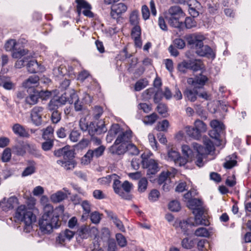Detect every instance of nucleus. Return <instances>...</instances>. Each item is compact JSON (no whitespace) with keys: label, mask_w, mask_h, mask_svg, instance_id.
<instances>
[{"label":"nucleus","mask_w":251,"mask_h":251,"mask_svg":"<svg viewBox=\"0 0 251 251\" xmlns=\"http://www.w3.org/2000/svg\"><path fill=\"white\" fill-rule=\"evenodd\" d=\"M44 214L39 221L40 229L43 234L50 233L53 228H57L61 225L59 215L53 210V206L47 204L44 207Z\"/></svg>","instance_id":"obj_1"},{"label":"nucleus","mask_w":251,"mask_h":251,"mask_svg":"<svg viewBox=\"0 0 251 251\" xmlns=\"http://www.w3.org/2000/svg\"><path fill=\"white\" fill-rule=\"evenodd\" d=\"M15 221L24 224V231L29 233L32 229V225L36 222V216L25 205L18 207L14 217Z\"/></svg>","instance_id":"obj_2"},{"label":"nucleus","mask_w":251,"mask_h":251,"mask_svg":"<svg viewBox=\"0 0 251 251\" xmlns=\"http://www.w3.org/2000/svg\"><path fill=\"white\" fill-rule=\"evenodd\" d=\"M164 14L165 19L171 26L177 28L182 27L183 23L180 20L184 18L185 15L180 6H172Z\"/></svg>","instance_id":"obj_3"},{"label":"nucleus","mask_w":251,"mask_h":251,"mask_svg":"<svg viewBox=\"0 0 251 251\" xmlns=\"http://www.w3.org/2000/svg\"><path fill=\"white\" fill-rule=\"evenodd\" d=\"M79 126L80 128L83 131H88L91 136L95 135H100L106 131L107 129L103 122L100 121L98 123L91 122L88 124L86 122L85 118H81L79 121Z\"/></svg>","instance_id":"obj_4"},{"label":"nucleus","mask_w":251,"mask_h":251,"mask_svg":"<svg viewBox=\"0 0 251 251\" xmlns=\"http://www.w3.org/2000/svg\"><path fill=\"white\" fill-rule=\"evenodd\" d=\"M86 153L82 158V163L84 164H88L91 162L93 158H98L101 156L105 150L104 146L99 147H91Z\"/></svg>","instance_id":"obj_5"},{"label":"nucleus","mask_w":251,"mask_h":251,"mask_svg":"<svg viewBox=\"0 0 251 251\" xmlns=\"http://www.w3.org/2000/svg\"><path fill=\"white\" fill-rule=\"evenodd\" d=\"M76 5V12L80 16L81 12L83 14L89 18H93L94 16V13L91 11V5L85 0H75Z\"/></svg>","instance_id":"obj_6"},{"label":"nucleus","mask_w":251,"mask_h":251,"mask_svg":"<svg viewBox=\"0 0 251 251\" xmlns=\"http://www.w3.org/2000/svg\"><path fill=\"white\" fill-rule=\"evenodd\" d=\"M144 168L147 169V175L149 177L155 175L160 170L157 161L152 159H145L142 161Z\"/></svg>","instance_id":"obj_7"},{"label":"nucleus","mask_w":251,"mask_h":251,"mask_svg":"<svg viewBox=\"0 0 251 251\" xmlns=\"http://www.w3.org/2000/svg\"><path fill=\"white\" fill-rule=\"evenodd\" d=\"M44 108L41 106H35L30 111V118L33 124L36 126H40L42 124V116Z\"/></svg>","instance_id":"obj_8"},{"label":"nucleus","mask_w":251,"mask_h":251,"mask_svg":"<svg viewBox=\"0 0 251 251\" xmlns=\"http://www.w3.org/2000/svg\"><path fill=\"white\" fill-rule=\"evenodd\" d=\"M168 159L174 161L175 164L178 166H184L187 162V158L181 156L179 152L174 149L168 150Z\"/></svg>","instance_id":"obj_9"},{"label":"nucleus","mask_w":251,"mask_h":251,"mask_svg":"<svg viewBox=\"0 0 251 251\" xmlns=\"http://www.w3.org/2000/svg\"><path fill=\"white\" fill-rule=\"evenodd\" d=\"M205 37L202 35L198 34H192L189 35L187 38L188 44L191 48L195 49L196 50L202 45L203 41Z\"/></svg>","instance_id":"obj_10"},{"label":"nucleus","mask_w":251,"mask_h":251,"mask_svg":"<svg viewBox=\"0 0 251 251\" xmlns=\"http://www.w3.org/2000/svg\"><path fill=\"white\" fill-rule=\"evenodd\" d=\"M18 203L17 198L15 196H11L9 198H4L0 201V207L2 211L7 212L13 209Z\"/></svg>","instance_id":"obj_11"},{"label":"nucleus","mask_w":251,"mask_h":251,"mask_svg":"<svg viewBox=\"0 0 251 251\" xmlns=\"http://www.w3.org/2000/svg\"><path fill=\"white\" fill-rule=\"evenodd\" d=\"M127 9V6L124 3L113 4L111 8L110 15L113 19L118 20Z\"/></svg>","instance_id":"obj_12"},{"label":"nucleus","mask_w":251,"mask_h":251,"mask_svg":"<svg viewBox=\"0 0 251 251\" xmlns=\"http://www.w3.org/2000/svg\"><path fill=\"white\" fill-rule=\"evenodd\" d=\"M207 81V77L200 74L199 75H196L194 78H189L187 79V83L198 89L203 88Z\"/></svg>","instance_id":"obj_13"},{"label":"nucleus","mask_w":251,"mask_h":251,"mask_svg":"<svg viewBox=\"0 0 251 251\" xmlns=\"http://www.w3.org/2000/svg\"><path fill=\"white\" fill-rule=\"evenodd\" d=\"M193 213L195 215V223L196 225H204L207 226L209 225L208 220L203 218L204 208L200 206L193 210Z\"/></svg>","instance_id":"obj_14"},{"label":"nucleus","mask_w":251,"mask_h":251,"mask_svg":"<svg viewBox=\"0 0 251 251\" xmlns=\"http://www.w3.org/2000/svg\"><path fill=\"white\" fill-rule=\"evenodd\" d=\"M132 132L131 130H123L120 134H119L114 142V145H118L121 143L127 144L130 142L132 138Z\"/></svg>","instance_id":"obj_15"},{"label":"nucleus","mask_w":251,"mask_h":251,"mask_svg":"<svg viewBox=\"0 0 251 251\" xmlns=\"http://www.w3.org/2000/svg\"><path fill=\"white\" fill-rule=\"evenodd\" d=\"M196 52L200 56L212 59L215 58V53L213 50L208 45H203V43L200 48L197 49V50H196Z\"/></svg>","instance_id":"obj_16"},{"label":"nucleus","mask_w":251,"mask_h":251,"mask_svg":"<svg viewBox=\"0 0 251 251\" xmlns=\"http://www.w3.org/2000/svg\"><path fill=\"white\" fill-rule=\"evenodd\" d=\"M53 154L57 157H63V159L74 157V152L68 146L55 150Z\"/></svg>","instance_id":"obj_17"},{"label":"nucleus","mask_w":251,"mask_h":251,"mask_svg":"<svg viewBox=\"0 0 251 251\" xmlns=\"http://www.w3.org/2000/svg\"><path fill=\"white\" fill-rule=\"evenodd\" d=\"M116 177L113 178V188L115 193L119 195L120 197L125 200H130L131 198L130 195H126L125 193L122 189V184L121 181L117 179Z\"/></svg>","instance_id":"obj_18"},{"label":"nucleus","mask_w":251,"mask_h":251,"mask_svg":"<svg viewBox=\"0 0 251 251\" xmlns=\"http://www.w3.org/2000/svg\"><path fill=\"white\" fill-rule=\"evenodd\" d=\"M75 232L66 229L61 232L56 237V241L60 244H63L66 240L70 241L74 236Z\"/></svg>","instance_id":"obj_19"},{"label":"nucleus","mask_w":251,"mask_h":251,"mask_svg":"<svg viewBox=\"0 0 251 251\" xmlns=\"http://www.w3.org/2000/svg\"><path fill=\"white\" fill-rule=\"evenodd\" d=\"M12 130L14 134L19 137L28 138L30 136L28 131L24 126L19 124H14L12 126Z\"/></svg>","instance_id":"obj_20"},{"label":"nucleus","mask_w":251,"mask_h":251,"mask_svg":"<svg viewBox=\"0 0 251 251\" xmlns=\"http://www.w3.org/2000/svg\"><path fill=\"white\" fill-rule=\"evenodd\" d=\"M40 97L39 91L33 89L32 93L26 97L25 102L26 104L30 105H34L37 103Z\"/></svg>","instance_id":"obj_21"},{"label":"nucleus","mask_w":251,"mask_h":251,"mask_svg":"<svg viewBox=\"0 0 251 251\" xmlns=\"http://www.w3.org/2000/svg\"><path fill=\"white\" fill-rule=\"evenodd\" d=\"M74 157L70 158L58 160L57 163L63 167L66 170H73L76 165V163L73 159Z\"/></svg>","instance_id":"obj_22"},{"label":"nucleus","mask_w":251,"mask_h":251,"mask_svg":"<svg viewBox=\"0 0 251 251\" xmlns=\"http://www.w3.org/2000/svg\"><path fill=\"white\" fill-rule=\"evenodd\" d=\"M123 130V129L121 127L119 124H115L112 125L110 129L108 131L106 140H112V139L114 138L117 135H118L120 134Z\"/></svg>","instance_id":"obj_23"},{"label":"nucleus","mask_w":251,"mask_h":251,"mask_svg":"<svg viewBox=\"0 0 251 251\" xmlns=\"http://www.w3.org/2000/svg\"><path fill=\"white\" fill-rule=\"evenodd\" d=\"M195 223L193 222V219L191 218H188L186 221H180L179 223V226L182 230V231L184 234H188V231L189 227H191L193 226H196Z\"/></svg>","instance_id":"obj_24"},{"label":"nucleus","mask_w":251,"mask_h":251,"mask_svg":"<svg viewBox=\"0 0 251 251\" xmlns=\"http://www.w3.org/2000/svg\"><path fill=\"white\" fill-rule=\"evenodd\" d=\"M189 6V14L193 17H197L199 16V13L196 8L200 5V3L196 0H189L188 2Z\"/></svg>","instance_id":"obj_25"},{"label":"nucleus","mask_w":251,"mask_h":251,"mask_svg":"<svg viewBox=\"0 0 251 251\" xmlns=\"http://www.w3.org/2000/svg\"><path fill=\"white\" fill-rule=\"evenodd\" d=\"M198 95V89L195 87H194L192 90L186 89L184 92V97L191 101H195L197 100Z\"/></svg>","instance_id":"obj_26"},{"label":"nucleus","mask_w":251,"mask_h":251,"mask_svg":"<svg viewBox=\"0 0 251 251\" xmlns=\"http://www.w3.org/2000/svg\"><path fill=\"white\" fill-rule=\"evenodd\" d=\"M39 80L38 76L33 75L30 76L23 83V87L25 88H31L32 86L37 85Z\"/></svg>","instance_id":"obj_27"},{"label":"nucleus","mask_w":251,"mask_h":251,"mask_svg":"<svg viewBox=\"0 0 251 251\" xmlns=\"http://www.w3.org/2000/svg\"><path fill=\"white\" fill-rule=\"evenodd\" d=\"M67 198V195L62 191H59L50 196V200L53 203L62 201Z\"/></svg>","instance_id":"obj_28"},{"label":"nucleus","mask_w":251,"mask_h":251,"mask_svg":"<svg viewBox=\"0 0 251 251\" xmlns=\"http://www.w3.org/2000/svg\"><path fill=\"white\" fill-rule=\"evenodd\" d=\"M29 58L28 57V61H27V69L30 73H36L38 71L39 65L36 60H29Z\"/></svg>","instance_id":"obj_29"},{"label":"nucleus","mask_w":251,"mask_h":251,"mask_svg":"<svg viewBox=\"0 0 251 251\" xmlns=\"http://www.w3.org/2000/svg\"><path fill=\"white\" fill-rule=\"evenodd\" d=\"M186 131L187 135L195 139H199L201 136V132L195 127H187Z\"/></svg>","instance_id":"obj_30"},{"label":"nucleus","mask_w":251,"mask_h":251,"mask_svg":"<svg viewBox=\"0 0 251 251\" xmlns=\"http://www.w3.org/2000/svg\"><path fill=\"white\" fill-rule=\"evenodd\" d=\"M222 133L212 129L209 132V135L214 141V144L217 146L221 145V140L220 139V135Z\"/></svg>","instance_id":"obj_31"},{"label":"nucleus","mask_w":251,"mask_h":251,"mask_svg":"<svg viewBox=\"0 0 251 251\" xmlns=\"http://www.w3.org/2000/svg\"><path fill=\"white\" fill-rule=\"evenodd\" d=\"M81 205L83 209L82 218L86 220L88 218L89 214L91 212V204L88 201H84L82 202Z\"/></svg>","instance_id":"obj_32"},{"label":"nucleus","mask_w":251,"mask_h":251,"mask_svg":"<svg viewBox=\"0 0 251 251\" xmlns=\"http://www.w3.org/2000/svg\"><path fill=\"white\" fill-rule=\"evenodd\" d=\"M90 229L89 226L83 225L77 230L79 235L82 238H87L90 235Z\"/></svg>","instance_id":"obj_33"},{"label":"nucleus","mask_w":251,"mask_h":251,"mask_svg":"<svg viewBox=\"0 0 251 251\" xmlns=\"http://www.w3.org/2000/svg\"><path fill=\"white\" fill-rule=\"evenodd\" d=\"M210 126L213 129L218 131L221 133H223L225 129L224 125L217 120H212L210 122Z\"/></svg>","instance_id":"obj_34"},{"label":"nucleus","mask_w":251,"mask_h":251,"mask_svg":"<svg viewBox=\"0 0 251 251\" xmlns=\"http://www.w3.org/2000/svg\"><path fill=\"white\" fill-rule=\"evenodd\" d=\"M28 50L17 46L13 51L12 56L14 58H20L27 53Z\"/></svg>","instance_id":"obj_35"},{"label":"nucleus","mask_w":251,"mask_h":251,"mask_svg":"<svg viewBox=\"0 0 251 251\" xmlns=\"http://www.w3.org/2000/svg\"><path fill=\"white\" fill-rule=\"evenodd\" d=\"M53 128L51 126H48L43 129L42 137L45 140H52L53 136Z\"/></svg>","instance_id":"obj_36"},{"label":"nucleus","mask_w":251,"mask_h":251,"mask_svg":"<svg viewBox=\"0 0 251 251\" xmlns=\"http://www.w3.org/2000/svg\"><path fill=\"white\" fill-rule=\"evenodd\" d=\"M148 85V81L146 78L140 79L135 84L134 89L136 91H140Z\"/></svg>","instance_id":"obj_37"},{"label":"nucleus","mask_w":251,"mask_h":251,"mask_svg":"<svg viewBox=\"0 0 251 251\" xmlns=\"http://www.w3.org/2000/svg\"><path fill=\"white\" fill-rule=\"evenodd\" d=\"M138 12L134 10L131 12L129 17V22L133 26L139 25Z\"/></svg>","instance_id":"obj_38"},{"label":"nucleus","mask_w":251,"mask_h":251,"mask_svg":"<svg viewBox=\"0 0 251 251\" xmlns=\"http://www.w3.org/2000/svg\"><path fill=\"white\" fill-rule=\"evenodd\" d=\"M16 41L14 39H10L8 40L5 44L4 48L6 51H13L17 46H19Z\"/></svg>","instance_id":"obj_39"},{"label":"nucleus","mask_w":251,"mask_h":251,"mask_svg":"<svg viewBox=\"0 0 251 251\" xmlns=\"http://www.w3.org/2000/svg\"><path fill=\"white\" fill-rule=\"evenodd\" d=\"M112 148L113 150L112 152L118 155L123 154L126 151V144L121 143L118 147L116 148L113 145Z\"/></svg>","instance_id":"obj_40"},{"label":"nucleus","mask_w":251,"mask_h":251,"mask_svg":"<svg viewBox=\"0 0 251 251\" xmlns=\"http://www.w3.org/2000/svg\"><path fill=\"white\" fill-rule=\"evenodd\" d=\"M148 182L146 178L142 177L138 181V191L140 193L144 192L147 189Z\"/></svg>","instance_id":"obj_41"},{"label":"nucleus","mask_w":251,"mask_h":251,"mask_svg":"<svg viewBox=\"0 0 251 251\" xmlns=\"http://www.w3.org/2000/svg\"><path fill=\"white\" fill-rule=\"evenodd\" d=\"M193 147L195 150H196L198 152L197 155L206 156V155L209 154L207 152V151L205 149L204 146L201 145L198 143H193Z\"/></svg>","instance_id":"obj_42"},{"label":"nucleus","mask_w":251,"mask_h":251,"mask_svg":"<svg viewBox=\"0 0 251 251\" xmlns=\"http://www.w3.org/2000/svg\"><path fill=\"white\" fill-rule=\"evenodd\" d=\"M182 247L186 249H191L194 246V242L193 240L186 237L182 239L181 241Z\"/></svg>","instance_id":"obj_43"},{"label":"nucleus","mask_w":251,"mask_h":251,"mask_svg":"<svg viewBox=\"0 0 251 251\" xmlns=\"http://www.w3.org/2000/svg\"><path fill=\"white\" fill-rule=\"evenodd\" d=\"M203 143L208 153L210 154L212 151H214V143L213 141H211L209 139L205 138L203 141Z\"/></svg>","instance_id":"obj_44"},{"label":"nucleus","mask_w":251,"mask_h":251,"mask_svg":"<svg viewBox=\"0 0 251 251\" xmlns=\"http://www.w3.org/2000/svg\"><path fill=\"white\" fill-rule=\"evenodd\" d=\"M126 151L133 155H138L139 153V151L137 147L132 143L126 144Z\"/></svg>","instance_id":"obj_45"},{"label":"nucleus","mask_w":251,"mask_h":251,"mask_svg":"<svg viewBox=\"0 0 251 251\" xmlns=\"http://www.w3.org/2000/svg\"><path fill=\"white\" fill-rule=\"evenodd\" d=\"M195 235L198 237H207L209 236V233L206 228L199 227L196 230Z\"/></svg>","instance_id":"obj_46"},{"label":"nucleus","mask_w":251,"mask_h":251,"mask_svg":"<svg viewBox=\"0 0 251 251\" xmlns=\"http://www.w3.org/2000/svg\"><path fill=\"white\" fill-rule=\"evenodd\" d=\"M182 152L184 156L182 157H186L188 160V158L192 156L193 151L190 147L187 145L182 146Z\"/></svg>","instance_id":"obj_47"},{"label":"nucleus","mask_w":251,"mask_h":251,"mask_svg":"<svg viewBox=\"0 0 251 251\" xmlns=\"http://www.w3.org/2000/svg\"><path fill=\"white\" fill-rule=\"evenodd\" d=\"M117 176L115 174L108 175L105 177L100 178L98 179V182L101 185L108 184L113 178L116 177Z\"/></svg>","instance_id":"obj_48"},{"label":"nucleus","mask_w":251,"mask_h":251,"mask_svg":"<svg viewBox=\"0 0 251 251\" xmlns=\"http://www.w3.org/2000/svg\"><path fill=\"white\" fill-rule=\"evenodd\" d=\"M194 127L200 132H205L206 130V125L204 122L200 120H197L195 121Z\"/></svg>","instance_id":"obj_49"},{"label":"nucleus","mask_w":251,"mask_h":251,"mask_svg":"<svg viewBox=\"0 0 251 251\" xmlns=\"http://www.w3.org/2000/svg\"><path fill=\"white\" fill-rule=\"evenodd\" d=\"M133 187V184L129 181L126 180L122 184V189L126 195H129Z\"/></svg>","instance_id":"obj_50"},{"label":"nucleus","mask_w":251,"mask_h":251,"mask_svg":"<svg viewBox=\"0 0 251 251\" xmlns=\"http://www.w3.org/2000/svg\"><path fill=\"white\" fill-rule=\"evenodd\" d=\"M157 115L155 113H152L145 117L144 122L146 124L152 125L156 121Z\"/></svg>","instance_id":"obj_51"},{"label":"nucleus","mask_w":251,"mask_h":251,"mask_svg":"<svg viewBox=\"0 0 251 251\" xmlns=\"http://www.w3.org/2000/svg\"><path fill=\"white\" fill-rule=\"evenodd\" d=\"M116 240L118 244L121 247H125L127 242L125 236L121 233H117L116 235Z\"/></svg>","instance_id":"obj_52"},{"label":"nucleus","mask_w":251,"mask_h":251,"mask_svg":"<svg viewBox=\"0 0 251 251\" xmlns=\"http://www.w3.org/2000/svg\"><path fill=\"white\" fill-rule=\"evenodd\" d=\"M141 28L139 25L134 26L132 28L131 36L132 39L141 37Z\"/></svg>","instance_id":"obj_53"},{"label":"nucleus","mask_w":251,"mask_h":251,"mask_svg":"<svg viewBox=\"0 0 251 251\" xmlns=\"http://www.w3.org/2000/svg\"><path fill=\"white\" fill-rule=\"evenodd\" d=\"M59 106H61L59 102L54 99L51 100L48 104L49 109L52 111L57 110Z\"/></svg>","instance_id":"obj_54"},{"label":"nucleus","mask_w":251,"mask_h":251,"mask_svg":"<svg viewBox=\"0 0 251 251\" xmlns=\"http://www.w3.org/2000/svg\"><path fill=\"white\" fill-rule=\"evenodd\" d=\"M188 205L189 207L193 210L194 208L201 206V201L198 199H192L188 200Z\"/></svg>","instance_id":"obj_55"},{"label":"nucleus","mask_w":251,"mask_h":251,"mask_svg":"<svg viewBox=\"0 0 251 251\" xmlns=\"http://www.w3.org/2000/svg\"><path fill=\"white\" fill-rule=\"evenodd\" d=\"M80 136V133L78 130L74 129L69 135V138L73 142H77Z\"/></svg>","instance_id":"obj_56"},{"label":"nucleus","mask_w":251,"mask_h":251,"mask_svg":"<svg viewBox=\"0 0 251 251\" xmlns=\"http://www.w3.org/2000/svg\"><path fill=\"white\" fill-rule=\"evenodd\" d=\"M190 62L183 61L178 65L179 71L186 73L187 69H190Z\"/></svg>","instance_id":"obj_57"},{"label":"nucleus","mask_w":251,"mask_h":251,"mask_svg":"<svg viewBox=\"0 0 251 251\" xmlns=\"http://www.w3.org/2000/svg\"><path fill=\"white\" fill-rule=\"evenodd\" d=\"M168 208L172 211L177 212L180 210V206L178 201H172L169 203Z\"/></svg>","instance_id":"obj_58"},{"label":"nucleus","mask_w":251,"mask_h":251,"mask_svg":"<svg viewBox=\"0 0 251 251\" xmlns=\"http://www.w3.org/2000/svg\"><path fill=\"white\" fill-rule=\"evenodd\" d=\"M61 112L58 110L53 111L51 116V120L53 123L57 124L61 120Z\"/></svg>","instance_id":"obj_59"},{"label":"nucleus","mask_w":251,"mask_h":251,"mask_svg":"<svg viewBox=\"0 0 251 251\" xmlns=\"http://www.w3.org/2000/svg\"><path fill=\"white\" fill-rule=\"evenodd\" d=\"M11 157V150L9 148L5 149L2 154L1 160L4 162L9 161Z\"/></svg>","instance_id":"obj_60"},{"label":"nucleus","mask_w":251,"mask_h":251,"mask_svg":"<svg viewBox=\"0 0 251 251\" xmlns=\"http://www.w3.org/2000/svg\"><path fill=\"white\" fill-rule=\"evenodd\" d=\"M169 125L168 120H164L161 122H159L156 126L157 130L159 131H166Z\"/></svg>","instance_id":"obj_61"},{"label":"nucleus","mask_w":251,"mask_h":251,"mask_svg":"<svg viewBox=\"0 0 251 251\" xmlns=\"http://www.w3.org/2000/svg\"><path fill=\"white\" fill-rule=\"evenodd\" d=\"M78 100V96L74 90H72L69 94H68V102L70 104L75 103Z\"/></svg>","instance_id":"obj_62"},{"label":"nucleus","mask_w":251,"mask_h":251,"mask_svg":"<svg viewBox=\"0 0 251 251\" xmlns=\"http://www.w3.org/2000/svg\"><path fill=\"white\" fill-rule=\"evenodd\" d=\"M184 24L187 28L190 29L196 25V22L194 18L186 17L185 20Z\"/></svg>","instance_id":"obj_63"},{"label":"nucleus","mask_w":251,"mask_h":251,"mask_svg":"<svg viewBox=\"0 0 251 251\" xmlns=\"http://www.w3.org/2000/svg\"><path fill=\"white\" fill-rule=\"evenodd\" d=\"M159 195V192L156 189H153L151 190L150 193L149 195V199L151 201H155L158 200Z\"/></svg>","instance_id":"obj_64"}]
</instances>
